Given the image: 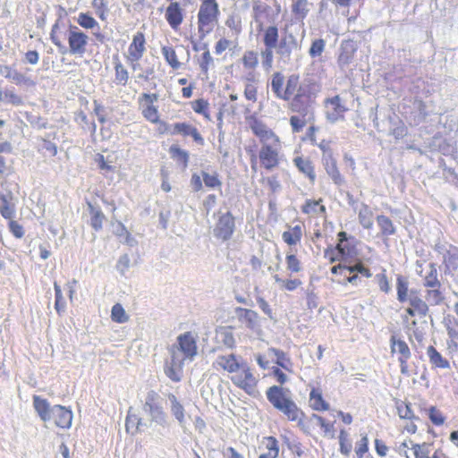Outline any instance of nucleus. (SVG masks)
I'll list each match as a JSON object with an SVG mask.
<instances>
[{"label": "nucleus", "instance_id": "16", "mask_svg": "<svg viewBox=\"0 0 458 458\" xmlns=\"http://www.w3.org/2000/svg\"><path fill=\"white\" fill-rule=\"evenodd\" d=\"M322 162L327 174L331 177L333 182L337 185L343 184L344 178L337 168L333 153H327V155L322 156Z\"/></svg>", "mask_w": 458, "mask_h": 458}, {"label": "nucleus", "instance_id": "39", "mask_svg": "<svg viewBox=\"0 0 458 458\" xmlns=\"http://www.w3.org/2000/svg\"><path fill=\"white\" fill-rule=\"evenodd\" d=\"M76 21H77L78 24L84 29H87V30L98 29V30H99L98 22L87 13H80Z\"/></svg>", "mask_w": 458, "mask_h": 458}, {"label": "nucleus", "instance_id": "25", "mask_svg": "<svg viewBox=\"0 0 458 458\" xmlns=\"http://www.w3.org/2000/svg\"><path fill=\"white\" fill-rule=\"evenodd\" d=\"M423 285L427 288H440L442 284L438 279L437 265L429 263L426 275L423 278Z\"/></svg>", "mask_w": 458, "mask_h": 458}, {"label": "nucleus", "instance_id": "3", "mask_svg": "<svg viewBox=\"0 0 458 458\" xmlns=\"http://www.w3.org/2000/svg\"><path fill=\"white\" fill-rule=\"evenodd\" d=\"M319 87L317 83L305 81L297 93L291 98L289 109L303 117H313V106Z\"/></svg>", "mask_w": 458, "mask_h": 458}, {"label": "nucleus", "instance_id": "48", "mask_svg": "<svg viewBox=\"0 0 458 458\" xmlns=\"http://www.w3.org/2000/svg\"><path fill=\"white\" fill-rule=\"evenodd\" d=\"M162 54L171 67L174 69H178L180 67L181 64L177 59L175 51L171 47H163Z\"/></svg>", "mask_w": 458, "mask_h": 458}, {"label": "nucleus", "instance_id": "35", "mask_svg": "<svg viewBox=\"0 0 458 458\" xmlns=\"http://www.w3.org/2000/svg\"><path fill=\"white\" fill-rule=\"evenodd\" d=\"M89 209L90 217V225L96 231H99L102 229L103 221L105 220V215L99 208H96L93 205L89 203Z\"/></svg>", "mask_w": 458, "mask_h": 458}, {"label": "nucleus", "instance_id": "9", "mask_svg": "<svg viewBox=\"0 0 458 458\" xmlns=\"http://www.w3.org/2000/svg\"><path fill=\"white\" fill-rule=\"evenodd\" d=\"M234 218L230 212L219 216L214 228V235L222 241L229 240L234 232Z\"/></svg>", "mask_w": 458, "mask_h": 458}, {"label": "nucleus", "instance_id": "5", "mask_svg": "<svg viewBox=\"0 0 458 458\" xmlns=\"http://www.w3.org/2000/svg\"><path fill=\"white\" fill-rule=\"evenodd\" d=\"M163 402L164 400L158 393L150 390L145 396L142 411L151 423L165 428L168 425V416L165 411Z\"/></svg>", "mask_w": 458, "mask_h": 458}, {"label": "nucleus", "instance_id": "22", "mask_svg": "<svg viewBox=\"0 0 458 458\" xmlns=\"http://www.w3.org/2000/svg\"><path fill=\"white\" fill-rule=\"evenodd\" d=\"M293 163L298 168V170L306 175L311 182H315L316 174L314 170V165L312 162L308 158H303L301 157H296L293 158Z\"/></svg>", "mask_w": 458, "mask_h": 458}, {"label": "nucleus", "instance_id": "15", "mask_svg": "<svg viewBox=\"0 0 458 458\" xmlns=\"http://www.w3.org/2000/svg\"><path fill=\"white\" fill-rule=\"evenodd\" d=\"M145 37L143 33L138 32L133 36L132 42L129 46L127 59L140 61L145 52Z\"/></svg>", "mask_w": 458, "mask_h": 458}, {"label": "nucleus", "instance_id": "50", "mask_svg": "<svg viewBox=\"0 0 458 458\" xmlns=\"http://www.w3.org/2000/svg\"><path fill=\"white\" fill-rule=\"evenodd\" d=\"M439 289L440 288H430L427 291L425 298L426 301L430 305H438L443 301L444 296Z\"/></svg>", "mask_w": 458, "mask_h": 458}, {"label": "nucleus", "instance_id": "54", "mask_svg": "<svg viewBox=\"0 0 458 458\" xmlns=\"http://www.w3.org/2000/svg\"><path fill=\"white\" fill-rule=\"evenodd\" d=\"M55 293V308L57 311V313H61L64 311L65 309V301L64 299V296L62 294V290L60 285L57 284V283L54 284Z\"/></svg>", "mask_w": 458, "mask_h": 458}, {"label": "nucleus", "instance_id": "18", "mask_svg": "<svg viewBox=\"0 0 458 458\" xmlns=\"http://www.w3.org/2000/svg\"><path fill=\"white\" fill-rule=\"evenodd\" d=\"M165 19L168 24L176 30L183 21L182 9L177 2H171L165 11Z\"/></svg>", "mask_w": 458, "mask_h": 458}, {"label": "nucleus", "instance_id": "20", "mask_svg": "<svg viewBox=\"0 0 458 458\" xmlns=\"http://www.w3.org/2000/svg\"><path fill=\"white\" fill-rule=\"evenodd\" d=\"M0 214L6 219H12L15 215V198L12 192L0 193Z\"/></svg>", "mask_w": 458, "mask_h": 458}, {"label": "nucleus", "instance_id": "7", "mask_svg": "<svg viewBox=\"0 0 458 458\" xmlns=\"http://www.w3.org/2000/svg\"><path fill=\"white\" fill-rule=\"evenodd\" d=\"M240 369H242V373L233 376L231 377L232 382L248 394L255 395L257 393L258 378L253 375L247 364L242 363Z\"/></svg>", "mask_w": 458, "mask_h": 458}, {"label": "nucleus", "instance_id": "63", "mask_svg": "<svg viewBox=\"0 0 458 458\" xmlns=\"http://www.w3.org/2000/svg\"><path fill=\"white\" fill-rule=\"evenodd\" d=\"M208 103L204 99H198L192 103V109L198 113L203 114L206 118L210 119L208 114Z\"/></svg>", "mask_w": 458, "mask_h": 458}, {"label": "nucleus", "instance_id": "59", "mask_svg": "<svg viewBox=\"0 0 458 458\" xmlns=\"http://www.w3.org/2000/svg\"><path fill=\"white\" fill-rule=\"evenodd\" d=\"M273 49L266 47L264 50L261 51V58H262V65L263 67L268 71L271 69L273 64Z\"/></svg>", "mask_w": 458, "mask_h": 458}, {"label": "nucleus", "instance_id": "21", "mask_svg": "<svg viewBox=\"0 0 458 458\" xmlns=\"http://www.w3.org/2000/svg\"><path fill=\"white\" fill-rule=\"evenodd\" d=\"M172 134H182L183 136H191L193 140L199 143L203 144L204 140L198 131L197 128L191 126L189 123H176L173 125V131H171Z\"/></svg>", "mask_w": 458, "mask_h": 458}, {"label": "nucleus", "instance_id": "40", "mask_svg": "<svg viewBox=\"0 0 458 458\" xmlns=\"http://www.w3.org/2000/svg\"><path fill=\"white\" fill-rule=\"evenodd\" d=\"M268 352L276 357V364L278 366L288 371H292V361L283 351L276 348H269Z\"/></svg>", "mask_w": 458, "mask_h": 458}, {"label": "nucleus", "instance_id": "31", "mask_svg": "<svg viewBox=\"0 0 458 458\" xmlns=\"http://www.w3.org/2000/svg\"><path fill=\"white\" fill-rule=\"evenodd\" d=\"M302 83H300L299 76L293 74L288 77L285 88L284 92H285L284 97H283V100L289 101L292 97L294 96L295 93L298 92L300 87H301Z\"/></svg>", "mask_w": 458, "mask_h": 458}, {"label": "nucleus", "instance_id": "53", "mask_svg": "<svg viewBox=\"0 0 458 458\" xmlns=\"http://www.w3.org/2000/svg\"><path fill=\"white\" fill-rule=\"evenodd\" d=\"M287 269L292 273H298L302 270L300 260L294 254H287L285 257Z\"/></svg>", "mask_w": 458, "mask_h": 458}, {"label": "nucleus", "instance_id": "11", "mask_svg": "<svg viewBox=\"0 0 458 458\" xmlns=\"http://www.w3.org/2000/svg\"><path fill=\"white\" fill-rule=\"evenodd\" d=\"M250 129L259 139L261 146L280 140L279 137L261 121L254 120L250 124Z\"/></svg>", "mask_w": 458, "mask_h": 458}, {"label": "nucleus", "instance_id": "14", "mask_svg": "<svg viewBox=\"0 0 458 458\" xmlns=\"http://www.w3.org/2000/svg\"><path fill=\"white\" fill-rule=\"evenodd\" d=\"M235 315L238 320L246 327L251 330H256L259 327V317L256 311L238 307L235 309Z\"/></svg>", "mask_w": 458, "mask_h": 458}, {"label": "nucleus", "instance_id": "28", "mask_svg": "<svg viewBox=\"0 0 458 458\" xmlns=\"http://www.w3.org/2000/svg\"><path fill=\"white\" fill-rule=\"evenodd\" d=\"M266 452L261 454L259 458H276L279 454L278 441L274 437H267L263 439Z\"/></svg>", "mask_w": 458, "mask_h": 458}, {"label": "nucleus", "instance_id": "10", "mask_svg": "<svg viewBox=\"0 0 458 458\" xmlns=\"http://www.w3.org/2000/svg\"><path fill=\"white\" fill-rule=\"evenodd\" d=\"M266 396L275 409L293 399L291 390L279 386L268 387L266 391Z\"/></svg>", "mask_w": 458, "mask_h": 458}, {"label": "nucleus", "instance_id": "44", "mask_svg": "<svg viewBox=\"0 0 458 458\" xmlns=\"http://www.w3.org/2000/svg\"><path fill=\"white\" fill-rule=\"evenodd\" d=\"M396 289H397V299L401 302H404L407 301L408 295V281L402 276H399L396 280Z\"/></svg>", "mask_w": 458, "mask_h": 458}, {"label": "nucleus", "instance_id": "13", "mask_svg": "<svg viewBox=\"0 0 458 458\" xmlns=\"http://www.w3.org/2000/svg\"><path fill=\"white\" fill-rule=\"evenodd\" d=\"M327 107V118L331 122L335 123L339 119L344 118V114L347 108L342 104L339 96H335L326 100Z\"/></svg>", "mask_w": 458, "mask_h": 458}, {"label": "nucleus", "instance_id": "45", "mask_svg": "<svg viewBox=\"0 0 458 458\" xmlns=\"http://www.w3.org/2000/svg\"><path fill=\"white\" fill-rule=\"evenodd\" d=\"M111 318L116 323H125L129 320V316L120 303H116L112 307Z\"/></svg>", "mask_w": 458, "mask_h": 458}, {"label": "nucleus", "instance_id": "29", "mask_svg": "<svg viewBox=\"0 0 458 458\" xmlns=\"http://www.w3.org/2000/svg\"><path fill=\"white\" fill-rule=\"evenodd\" d=\"M391 352L400 354L399 359L409 360L411 357V351L408 344L401 339H396L394 335L391 337Z\"/></svg>", "mask_w": 458, "mask_h": 458}, {"label": "nucleus", "instance_id": "57", "mask_svg": "<svg viewBox=\"0 0 458 458\" xmlns=\"http://www.w3.org/2000/svg\"><path fill=\"white\" fill-rule=\"evenodd\" d=\"M343 52L339 56V63L341 64H348L352 59L353 48L352 45L349 42L344 44L342 46Z\"/></svg>", "mask_w": 458, "mask_h": 458}, {"label": "nucleus", "instance_id": "8", "mask_svg": "<svg viewBox=\"0 0 458 458\" xmlns=\"http://www.w3.org/2000/svg\"><path fill=\"white\" fill-rule=\"evenodd\" d=\"M89 37L77 27H71L68 32L69 51L72 55H82L86 52Z\"/></svg>", "mask_w": 458, "mask_h": 458}, {"label": "nucleus", "instance_id": "64", "mask_svg": "<svg viewBox=\"0 0 458 458\" xmlns=\"http://www.w3.org/2000/svg\"><path fill=\"white\" fill-rule=\"evenodd\" d=\"M407 458H428V451L425 445H413L411 454H407Z\"/></svg>", "mask_w": 458, "mask_h": 458}, {"label": "nucleus", "instance_id": "58", "mask_svg": "<svg viewBox=\"0 0 458 458\" xmlns=\"http://www.w3.org/2000/svg\"><path fill=\"white\" fill-rule=\"evenodd\" d=\"M244 97L247 100L255 103L258 99V89L252 82H245Z\"/></svg>", "mask_w": 458, "mask_h": 458}, {"label": "nucleus", "instance_id": "56", "mask_svg": "<svg viewBox=\"0 0 458 458\" xmlns=\"http://www.w3.org/2000/svg\"><path fill=\"white\" fill-rule=\"evenodd\" d=\"M325 46H326V43H325L324 39H322V38L315 39L312 42L311 47L309 50L310 55L313 58L320 56L325 49Z\"/></svg>", "mask_w": 458, "mask_h": 458}, {"label": "nucleus", "instance_id": "47", "mask_svg": "<svg viewBox=\"0 0 458 458\" xmlns=\"http://www.w3.org/2000/svg\"><path fill=\"white\" fill-rule=\"evenodd\" d=\"M377 221L383 234L391 235L394 233L395 229L389 217L381 215L377 217Z\"/></svg>", "mask_w": 458, "mask_h": 458}, {"label": "nucleus", "instance_id": "33", "mask_svg": "<svg viewBox=\"0 0 458 458\" xmlns=\"http://www.w3.org/2000/svg\"><path fill=\"white\" fill-rule=\"evenodd\" d=\"M302 236V229L301 225H295L289 231H285L282 234V238L288 245H296L301 242Z\"/></svg>", "mask_w": 458, "mask_h": 458}, {"label": "nucleus", "instance_id": "36", "mask_svg": "<svg viewBox=\"0 0 458 458\" xmlns=\"http://www.w3.org/2000/svg\"><path fill=\"white\" fill-rule=\"evenodd\" d=\"M310 406L316 411H327L329 404L323 399L321 394L313 389L310 394Z\"/></svg>", "mask_w": 458, "mask_h": 458}, {"label": "nucleus", "instance_id": "27", "mask_svg": "<svg viewBox=\"0 0 458 458\" xmlns=\"http://www.w3.org/2000/svg\"><path fill=\"white\" fill-rule=\"evenodd\" d=\"M168 400L170 402L171 413L176 419L178 423L182 426L185 423L184 408L182 404L178 401L177 397L174 394H168Z\"/></svg>", "mask_w": 458, "mask_h": 458}, {"label": "nucleus", "instance_id": "26", "mask_svg": "<svg viewBox=\"0 0 458 458\" xmlns=\"http://www.w3.org/2000/svg\"><path fill=\"white\" fill-rule=\"evenodd\" d=\"M276 410L282 412L289 420L292 421L298 420L302 416L301 411L298 408L293 399L288 401L286 403H283Z\"/></svg>", "mask_w": 458, "mask_h": 458}, {"label": "nucleus", "instance_id": "12", "mask_svg": "<svg viewBox=\"0 0 458 458\" xmlns=\"http://www.w3.org/2000/svg\"><path fill=\"white\" fill-rule=\"evenodd\" d=\"M298 47L296 38L290 34L289 36L283 38L276 48L280 59L284 64H287L291 60L292 52L294 49H297Z\"/></svg>", "mask_w": 458, "mask_h": 458}, {"label": "nucleus", "instance_id": "41", "mask_svg": "<svg viewBox=\"0 0 458 458\" xmlns=\"http://www.w3.org/2000/svg\"><path fill=\"white\" fill-rule=\"evenodd\" d=\"M359 221L360 225L369 229L373 225V212L368 206H363L359 211Z\"/></svg>", "mask_w": 458, "mask_h": 458}, {"label": "nucleus", "instance_id": "49", "mask_svg": "<svg viewBox=\"0 0 458 458\" xmlns=\"http://www.w3.org/2000/svg\"><path fill=\"white\" fill-rule=\"evenodd\" d=\"M409 301L411 306L416 310L417 314L421 317L427 315L428 307L426 301H423L418 297H411Z\"/></svg>", "mask_w": 458, "mask_h": 458}, {"label": "nucleus", "instance_id": "37", "mask_svg": "<svg viewBox=\"0 0 458 458\" xmlns=\"http://www.w3.org/2000/svg\"><path fill=\"white\" fill-rule=\"evenodd\" d=\"M114 72L115 78L114 81L117 85L125 86L129 80V72L127 69L122 64V63L117 60L114 62Z\"/></svg>", "mask_w": 458, "mask_h": 458}, {"label": "nucleus", "instance_id": "24", "mask_svg": "<svg viewBox=\"0 0 458 458\" xmlns=\"http://www.w3.org/2000/svg\"><path fill=\"white\" fill-rule=\"evenodd\" d=\"M216 339L218 344H221L227 348L232 349L235 346V338L231 327H219L216 332Z\"/></svg>", "mask_w": 458, "mask_h": 458}, {"label": "nucleus", "instance_id": "19", "mask_svg": "<svg viewBox=\"0 0 458 458\" xmlns=\"http://www.w3.org/2000/svg\"><path fill=\"white\" fill-rule=\"evenodd\" d=\"M332 274H341L344 276H347V273L349 275L352 273H359L361 276L369 278L371 276V273L369 268L365 267L361 263H357L353 266H346L343 264H338L337 266H334L331 268Z\"/></svg>", "mask_w": 458, "mask_h": 458}, {"label": "nucleus", "instance_id": "38", "mask_svg": "<svg viewBox=\"0 0 458 458\" xmlns=\"http://www.w3.org/2000/svg\"><path fill=\"white\" fill-rule=\"evenodd\" d=\"M447 350L450 353H458V330L452 327H447Z\"/></svg>", "mask_w": 458, "mask_h": 458}, {"label": "nucleus", "instance_id": "46", "mask_svg": "<svg viewBox=\"0 0 458 458\" xmlns=\"http://www.w3.org/2000/svg\"><path fill=\"white\" fill-rule=\"evenodd\" d=\"M313 117H303L301 115H293L290 118V124L292 126L293 132H300L310 123Z\"/></svg>", "mask_w": 458, "mask_h": 458}, {"label": "nucleus", "instance_id": "32", "mask_svg": "<svg viewBox=\"0 0 458 458\" xmlns=\"http://www.w3.org/2000/svg\"><path fill=\"white\" fill-rule=\"evenodd\" d=\"M284 76L279 72H275L272 75L270 86H271L272 91L274 92L276 97L279 99H283V97H284V95H285V92H284Z\"/></svg>", "mask_w": 458, "mask_h": 458}, {"label": "nucleus", "instance_id": "60", "mask_svg": "<svg viewBox=\"0 0 458 458\" xmlns=\"http://www.w3.org/2000/svg\"><path fill=\"white\" fill-rule=\"evenodd\" d=\"M144 117L148 120L149 122L156 123L158 122V112L157 108L154 106L153 105H148L142 112Z\"/></svg>", "mask_w": 458, "mask_h": 458}, {"label": "nucleus", "instance_id": "6", "mask_svg": "<svg viewBox=\"0 0 458 458\" xmlns=\"http://www.w3.org/2000/svg\"><path fill=\"white\" fill-rule=\"evenodd\" d=\"M281 148L280 140L261 146L259 157L264 168L272 170L279 165Z\"/></svg>", "mask_w": 458, "mask_h": 458}, {"label": "nucleus", "instance_id": "4", "mask_svg": "<svg viewBox=\"0 0 458 458\" xmlns=\"http://www.w3.org/2000/svg\"><path fill=\"white\" fill-rule=\"evenodd\" d=\"M198 12V30L203 38L210 33L218 21L220 15L219 4L216 0H199Z\"/></svg>", "mask_w": 458, "mask_h": 458}, {"label": "nucleus", "instance_id": "1", "mask_svg": "<svg viewBox=\"0 0 458 458\" xmlns=\"http://www.w3.org/2000/svg\"><path fill=\"white\" fill-rule=\"evenodd\" d=\"M196 339L191 332L181 334L176 344L169 348L170 358L165 366V375L174 382L182 378V366L186 360H192L197 355Z\"/></svg>", "mask_w": 458, "mask_h": 458}, {"label": "nucleus", "instance_id": "23", "mask_svg": "<svg viewBox=\"0 0 458 458\" xmlns=\"http://www.w3.org/2000/svg\"><path fill=\"white\" fill-rule=\"evenodd\" d=\"M146 425L142 419L138 416L132 407H130L125 420V428L127 432L134 435L139 432L141 426Z\"/></svg>", "mask_w": 458, "mask_h": 458}, {"label": "nucleus", "instance_id": "51", "mask_svg": "<svg viewBox=\"0 0 458 458\" xmlns=\"http://www.w3.org/2000/svg\"><path fill=\"white\" fill-rule=\"evenodd\" d=\"M243 66L247 69H255L259 64L258 53L254 51H247L242 56Z\"/></svg>", "mask_w": 458, "mask_h": 458}, {"label": "nucleus", "instance_id": "17", "mask_svg": "<svg viewBox=\"0 0 458 458\" xmlns=\"http://www.w3.org/2000/svg\"><path fill=\"white\" fill-rule=\"evenodd\" d=\"M215 368H221L229 373L237 372L242 364L237 360L234 354L218 355L214 362Z\"/></svg>", "mask_w": 458, "mask_h": 458}, {"label": "nucleus", "instance_id": "52", "mask_svg": "<svg viewBox=\"0 0 458 458\" xmlns=\"http://www.w3.org/2000/svg\"><path fill=\"white\" fill-rule=\"evenodd\" d=\"M428 416L431 422L437 426H441L445 423V417L442 412L434 406H431L428 411Z\"/></svg>", "mask_w": 458, "mask_h": 458}, {"label": "nucleus", "instance_id": "62", "mask_svg": "<svg viewBox=\"0 0 458 458\" xmlns=\"http://www.w3.org/2000/svg\"><path fill=\"white\" fill-rule=\"evenodd\" d=\"M92 7L95 9L96 14L102 20H106L107 8L105 0H93Z\"/></svg>", "mask_w": 458, "mask_h": 458}, {"label": "nucleus", "instance_id": "61", "mask_svg": "<svg viewBox=\"0 0 458 458\" xmlns=\"http://www.w3.org/2000/svg\"><path fill=\"white\" fill-rule=\"evenodd\" d=\"M340 451L344 455H349L352 451V444L347 439V434L341 430L339 435Z\"/></svg>", "mask_w": 458, "mask_h": 458}, {"label": "nucleus", "instance_id": "55", "mask_svg": "<svg viewBox=\"0 0 458 458\" xmlns=\"http://www.w3.org/2000/svg\"><path fill=\"white\" fill-rule=\"evenodd\" d=\"M293 12L300 18H304L309 12L307 0H297L293 5Z\"/></svg>", "mask_w": 458, "mask_h": 458}, {"label": "nucleus", "instance_id": "2", "mask_svg": "<svg viewBox=\"0 0 458 458\" xmlns=\"http://www.w3.org/2000/svg\"><path fill=\"white\" fill-rule=\"evenodd\" d=\"M33 406L39 418L45 423H54L61 428H70L72 421V412L62 405H51L47 399L38 395L33 396Z\"/></svg>", "mask_w": 458, "mask_h": 458}, {"label": "nucleus", "instance_id": "43", "mask_svg": "<svg viewBox=\"0 0 458 458\" xmlns=\"http://www.w3.org/2000/svg\"><path fill=\"white\" fill-rule=\"evenodd\" d=\"M6 73L5 78L11 80L16 84H31V81L18 71L5 67Z\"/></svg>", "mask_w": 458, "mask_h": 458}, {"label": "nucleus", "instance_id": "30", "mask_svg": "<svg viewBox=\"0 0 458 458\" xmlns=\"http://www.w3.org/2000/svg\"><path fill=\"white\" fill-rule=\"evenodd\" d=\"M427 354L428 356L430 363L440 369H448L450 367L449 361L444 358L440 352H438L433 346H428L427 349Z\"/></svg>", "mask_w": 458, "mask_h": 458}, {"label": "nucleus", "instance_id": "34", "mask_svg": "<svg viewBox=\"0 0 458 458\" xmlns=\"http://www.w3.org/2000/svg\"><path fill=\"white\" fill-rule=\"evenodd\" d=\"M278 29L276 26H269L264 31L263 42L265 47L276 48L278 42Z\"/></svg>", "mask_w": 458, "mask_h": 458}, {"label": "nucleus", "instance_id": "42", "mask_svg": "<svg viewBox=\"0 0 458 458\" xmlns=\"http://www.w3.org/2000/svg\"><path fill=\"white\" fill-rule=\"evenodd\" d=\"M0 101L12 104L13 106H21L23 104L21 97L14 93L13 90L8 89L0 91Z\"/></svg>", "mask_w": 458, "mask_h": 458}]
</instances>
